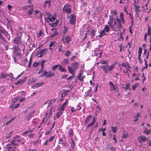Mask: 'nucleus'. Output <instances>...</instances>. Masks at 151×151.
Returning <instances> with one entry per match:
<instances>
[{
	"label": "nucleus",
	"instance_id": "nucleus-9",
	"mask_svg": "<svg viewBox=\"0 0 151 151\" xmlns=\"http://www.w3.org/2000/svg\"><path fill=\"white\" fill-rule=\"evenodd\" d=\"M109 85L110 86L111 88L110 91H118V88L116 85H114V84L111 82H109Z\"/></svg>",
	"mask_w": 151,
	"mask_h": 151
},
{
	"label": "nucleus",
	"instance_id": "nucleus-47",
	"mask_svg": "<svg viewBox=\"0 0 151 151\" xmlns=\"http://www.w3.org/2000/svg\"><path fill=\"white\" fill-rule=\"evenodd\" d=\"M13 132L12 131L11 132H9V134H8L6 136V139H8V138H9L12 135V134Z\"/></svg>",
	"mask_w": 151,
	"mask_h": 151
},
{
	"label": "nucleus",
	"instance_id": "nucleus-25",
	"mask_svg": "<svg viewBox=\"0 0 151 151\" xmlns=\"http://www.w3.org/2000/svg\"><path fill=\"white\" fill-rule=\"evenodd\" d=\"M35 112L34 111L31 112L27 116V120L29 121L32 117L33 114H34Z\"/></svg>",
	"mask_w": 151,
	"mask_h": 151
},
{
	"label": "nucleus",
	"instance_id": "nucleus-55",
	"mask_svg": "<svg viewBox=\"0 0 151 151\" xmlns=\"http://www.w3.org/2000/svg\"><path fill=\"white\" fill-rule=\"evenodd\" d=\"M109 147V149L111 150L112 151H115L116 149L114 147L111 146H110Z\"/></svg>",
	"mask_w": 151,
	"mask_h": 151
},
{
	"label": "nucleus",
	"instance_id": "nucleus-11",
	"mask_svg": "<svg viewBox=\"0 0 151 151\" xmlns=\"http://www.w3.org/2000/svg\"><path fill=\"white\" fill-rule=\"evenodd\" d=\"M71 38L68 35H66L63 37L62 40L64 44H65L66 43L68 44Z\"/></svg>",
	"mask_w": 151,
	"mask_h": 151
},
{
	"label": "nucleus",
	"instance_id": "nucleus-58",
	"mask_svg": "<svg viewBox=\"0 0 151 151\" xmlns=\"http://www.w3.org/2000/svg\"><path fill=\"white\" fill-rule=\"evenodd\" d=\"M81 109V107L79 105V104H78L77 106V107L76 108V111H78Z\"/></svg>",
	"mask_w": 151,
	"mask_h": 151
},
{
	"label": "nucleus",
	"instance_id": "nucleus-8",
	"mask_svg": "<svg viewBox=\"0 0 151 151\" xmlns=\"http://www.w3.org/2000/svg\"><path fill=\"white\" fill-rule=\"evenodd\" d=\"M13 42L18 45H20L22 43L21 36H17L14 39Z\"/></svg>",
	"mask_w": 151,
	"mask_h": 151
},
{
	"label": "nucleus",
	"instance_id": "nucleus-13",
	"mask_svg": "<svg viewBox=\"0 0 151 151\" xmlns=\"http://www.w3.org/2000/svg\"><path fill=\"white\" fill-rule=\"evenodd\" d=\"M70 22L72 24H74L76 22V18L74 14H72L70 16Z\"/></svg>",
	"mask_w": 151,
	"mask_h": 151
},
{
	"label": "nucleus",
	"instance_id": "nucleus-4",
	"mask_svg": "<svg viewBox=\"0 0 151 151\" xmlns=\"http://www.w3.org/2000/svg\"><path fill=\"white\" fill-rule=\"evenodd\" d=\"M107 23L113 31H116V27H115V25L113 24V18H111L110 16V18Z\"/></svg>",
	"mask_w": 151,
	"mask_h": 151
},
{
	"label": "nucleus",
	"instance_id": "nucleus-46",
	"mask_svg": "<svg viewBox=\"0 0 151 151\" xmlns=\"http://www.w3.org/2000/svg\"><path fill=\"white\" fill-rule=\"evenodd\" d=\"M59 66V64L55 65L52 67L51 69L53 70H55Z\"/></svg>",
	"mask_w": 151,
	"mask_h": 151
},
{
	"label": "nucleus",
	"instance_id": "nucleus-50",
	"mask_svg": "<svg viewBox=\"0 0 151 151\" xmlns=\"http://www.w3.org/2000/svg\"><path fill=\"white\" fill-rule=\"evenodd\" d=\"M36 84L37 86L36 87L37 88H38L43 85L44 84V82H42L41 83H36Z\"/></svg>",
	"mask_w": 151,
	"mask_h": 151
},
{
	"label": "nucleus",
	"instance_id": "nucleus-44",
	"mask_svg": "<svg viewBox=\"0 0 151 151\" xmlns=\"http://www.w3.org/2000/svg\"><path fill=\"white\" fill-rule=\"evenodd\" d=\"M33 12V9L32 8L28 11V13H27V14L29 15H31L32 14Z\"/></svg>",
	"mask_w": 151,
	"mask_h": 151
},
{
	"label": "nucleus",
	"instance_id": "nucleus-29",
	"mask_svg": "<svg viewBox=\"0 0 151 151\" xmlns=\"http://www.w3.org/2000/svg\"><path fill=\"white\" fill-rule=\"evenodd\" d=\"M37 78H33L32 79H29L28 81V84H31L34 82H35L37 81Z\"/></svg>",
	"mask_w": 151,
	"mask_h": 151
},
{
	"label": "nucleus",
	"instance_id": "nucleus-24",
	"mask_svg": "<svg viewBox=\"0 0 151 151\" xmlns=\"http://www.w3.org/2000/svg\"><path fill=\"white\" fill-rule=\"evenodd\" d=\"M69 137L70 138H72L73 135V131L72 129H70L68 131Z\"/></svg>",
	"mask_w": 151,
	"mask_h": 151
},
{
	"label": "nucleus",
	"instance_id": "nucleus-2",
	"mask_svg": "<svg viewBox=\"0 0 151 151\" xmlns=\"http://www.w3.org/2000/svg\"><path fill=\"white\" fill-rule=\"evenodd\" d=\"M55 75L54 72L50 71L47 72L46 70H45L43 72V73L40 76L41 77H45L46 78H48L53 77Z\"/></svg>",
	"mask_w": 151,
	"mask_h": 151
},
{
	"label": "nucleus",
	"instance_id": "nucleus-22",
	"mask_svg": "<svg viewBox=\"0 0 151 151\" xmlns=\"http://www.w3.org/2000/svg\"><path fill=\"white\" fill-rule=\"evenodd\" d=\"M12 49L13 50V53L14 54H16L19 50V49L18 46H14L12 47Z\"/></svg>",
	"mask_w": 151,
	"mask_h": 151
},
{
	"label": "nucleus",
	"instance_id": "nucleus-14",
	"mask_svg": "<svg viewBox=\"0 0 151 151\" xmlns=\"http://www.w3.org/2000/svg\"><path fill=\"white\" fill-rule=\"evenodd\" d=\"M103 50H100L99 49H97L95 50V53L94 55L96 56H97L99 55L98 58H100L102 56V52Z\"/></svg>",
	"mask_w": 151,
	"mask_h": 151
},
{
	"label": "nucleus",
	"instance_id": "nucleus-6",
	"mask_svg": "<svg viewBox=\"0 0 151 151\" xmlns=\"http://www.w3.org/2000/svg\"><path fill=\"white\" fill-rule=\"evenodd\" d=\"M63 11L66 13H70L72 11L71 6L70 5H65L63 8Z\"/></svg>",
	"mask_w": 151,
	"mask_h": 151
},
{
	"label": "nucleus",
	"instance_id": "nucleus-23",
	"mask_svg": "<svg viewBox=\"0 0 151 151\" xmlns=\"http://www.w3.org/2000/svg\"><path fill=\"white\" fill-rule=\"evenodd\" d=\"M130 83H127L125 85V87H124L122 88L124 89L125 91H126L128 89H129L130 90H131V88H130Z\"/></svg>",
	"mask_w": 151,
	"mask_h": 151
},
{
	"label": "nucleus",
	"instance_id": "nucleus-7",
	"mask_svg": "<svg viewBox=\"0 0 151 151\" xmlns=\"http://www.w3.org/2000/svg\"><path fill=\"white\" fill-rule=\"evenodd\" d=\"M47 51V48L43 49L37 53L36 56L39 58L42 57L45 54Z\"/></svg>",
	"mask_w": 151,
	"mask_h": 151
},
{
	"label": "nucleus",
	"instance_id": "nucleus-35",
	"mask_svg": "<svg viewBox=\"0 0 151 151\" xmlns=\"http://www.w3.org/2000/svg\"><path fill=\"white\" fill-rule=\"evenodd\" d=\"M96 31L94 29H91L90 31V34L91 37H94L95 35Z\"/></svg>",
	"mask_w": 151,
	"mask_h": 151
},
{
	"label": "nucleus",
	"instance_id": "nucleus-34",
	"mask_svg": "<svg viewBox=\"0 0 151 151\" xmlns=\"http://www.w3.org/2000/svg\"><path fill=\"white\" fill-rule=\"evenodd\" d=\"M148 29L147 31V34L149 36L151 35V28L150 26L147 25Z\"/></svg>",
	"mask_w": 151,
	"mask_h": 151
},
{
	"label": "nucleus",
	"instance_id": "nucleus-30",
	"mask_svg": "<svg viewBox=\"0 0 151 151\" xmlns=\"http://www.w3.org/2000/svg\"><path fill=\"white\" fill-rule=\"evenodd\" d=\"M68 102V99H66V101L63 103V104L62 105L61 107H60V109L64 111V108L65 106H66Z\"/></svg>",
	"mask_w": 151,
	"mask_h": 151
},
{
	"label": "nucleus",
	"instance_id": "nucleus-20",
	"mask_svg": "<svg viewBox=\"0 0 151 151\" xmlns=\"http://www.w3.org/2000/svg\"><path fill=\"white\" fill-rule=\"evenodd\" d=\"M27 77H25L24 79L19 80L15 84V85L17 86L19 85V84H22L26 80Z\"/></svg>",
	"mask_w": 151,
	"mask_h": 151
},
{
	"label": "nucleus",
	"instance_id": "nucleus-57",
	"mask_svg": "<svg viewBox=\"0 0 151 151\" xmlns=\"http://www.w3.org/2000/svg\"><path fill=\"white\" fill-rule=\"evenodd\" d=\"M91 28V27L89 25L87 27V30L86 31V33H85L86 35H87L88 33L89 32L90 29Z\"/></svg>",
	"mask_w": 151,
	"mask_h": 151
},
{
	"label": "nucleus",
	"instance_id": "nucleus-31",
	"mask_svg": "<svg viewBox=\"0 0 151 151\" xmlns=\"http://www.w3.org/2000/svg\"><path fill=\"white\" fill-rule=\"evenodd\" d=\"M62 64L65 66L66 65L68 64L69 63V61L68 59H65L63 60L61 62Z\"/></svg>",
	"mask_w": 151,
	"mask_h": 151
},
{
	"label": "nucleus",
	"instance_id": "nucleus-3",
	"mask_svg": "<svg viewBox=\"0 0 151 151\" xmlns=\"http://www.w3.org/2000/svg\"><path fill=\"white\" fill-rule=\"evenodd\" d=\"M20 136L19 135H16L14 136L13 138V139L9 143H10L9 144H8L7 145H13L14 146H16L18 145V144L16 143V141H17V142H20L22 140L21 139H19L17 140H16V139L17 138L20 137Z\"/></svg>",
	"mask_w": 151,
	"mask_h": 151
},
{
	"label": "nucleus",
	"instance_id": "nucleus-36",
	"mask_svg": "<svg viewBox=\"0 0 151 151\" xmlns=\"http://www.w3.org/2000/svg\"><path fill=\"white\" fill-rule=\"evenodd\" d=\"M116 27V29H119L120 30L121 29L123 28V26L122 25L121 23H118L117 25V27Z\"/></svg>",
	"mask_w": 151,
	"mask_h": 151
},
{
	"label": "nucleus",
	"instance_id": "nucleus-61",
	"mask_svg": "<svg viewBox=\"0 0 151 151\" xmlns=\"http://www.w3.org/2000/svg\"><path fill=\"white\" fill-rule=\"evenodd\" d=\"M55 138V136L53 135L49 139L47 140V141L49 142H52V141Z\"/></svg>",
	"mask_w": 151,
	"mask_h": 151
},
{
	"label": "nucleus",
	"instance_id": "nucleus-27",
	"mask_svg": "<svg viewBox=\"0 0 151 151\" xmlns=\"http://www.w3.org/2000/svg\"><path fill=\"white\" fill-rule=\"evenodd\" d=\"M10 74L11 75H9V76H7L8 78H7V80L8 81H12L14 78V76L13 74L11 73H10Z\"/></svg>",
	"mask_w": 151,
	"mask_h": 151
},
{
	"label": "nucleus",
	"instance_id": "nucleus-42",
	"mask_svg": "<svg viewBox=\"0 0 151 151\" xmlns=\"http://www.w3.org/2000/svg\"><path fill=\"white\" fill-rule=\"evenodd\" d=\"M32 61V58L31 57H30L29 58V60L28 65V66L29 68H30L31 67V64Z\"/></svg>",
	"mask_w": 151,
	"mask_h": 151
},
{
	"label": "nucleus",
	"instance_id": "nucleus-32",
	"mask_svg": "<svg viewBox=\"0 0 151 151\" xmlns=\"http://www.w3.org/2000/svg\"><path fill=\"white\" fill-rule=\"evenodd\" d=\"M110 27L108 25H106L104 27V29L103 30L104 31L107 32H108L109 31Z\"/></svg>",
	"mask_w": 151,
	"mask_h": 151
},
{
	"label": "nucleus",
	"instance_id": "nucleus-49",
	"mask_svg": "<svg viewBox=\"0 0 151 151\" xmlns=\"http://www.w3.org/2000/svg\"><path fill=\"white\" fill-rule=\"evenodd\" d=\"M14 118H12L11 120H10L9 121L7 122L5 124V125H9L10 123H12L13 121H14Z\"/></svg>",
	"mask_w": 151,
	"mask_h": 151
},
{
	"label": "nucleus",
	"instance_id": "nucleus-17",
	"mask_svg": "<svg viewBox=\"0 0 151 151\" xmlns=\"http://www.w3.org/2000/svg\"><path fill=\"white\" fill-rule=\"evenodd\" d=\"M7 76H9V74L8 73H5L3 72H2L0 75V79H5Z\"/></svg>",
	"mask_w": 151,
	"mask_h": 151
},
{
	"label": "nucleus",
	"instance_id": "nucleus-52",
	"mask_svg": "<svg viewBox=\"0 0 151 151\" xmlns=\"http://www.w3.org/2000/svg\"><path fill=\"white\" fill-rule=\"evenodd\" d=\"M24 72L23 71L21 72L20 74L17 76L15 78V80H17L19 78H20L21 76H22V75L24 73Z\"/></svg>",
	"mask_w": 151,
	"mask_h": 151
},
{
	"label": "nucleus",
	"instance_id": "nucleus-1",
	"mask_svg": "<svg viewBox=\"0 0 151 151\" xmlns=\"http://www.w3.org/2000/svg\"><path fill=\"white\" fill-rule=\"evenodd\" d=\"M92 117V116L91 115H89L88 116L86 119H85L84 122V124L87 125L86 128H88L89 127L92 126L94 124L96 120L95 117H93L92 119V121L88 124L89 122L90 121Z\"/></svg>",
	"mask_w": 151,
	"mask_h": 151
},
{
	"label": "nucleus",
	"instance_id": "nucleus-63",
	"mask_svg": "<svg viewBox=\"0 0 151 151\" xmlns=\"http://www.w3.org/2000/svg\"><path fill=\"white\" fill-rule=\"evenodd\" d=\"M142 52V47H140L139 48V51H138V54H141Z\"/></svg>",
	"mask_w": 151,
	"mask_h": 151
},
{
	"label": "nucleus",
	"instance_id": "nucleus-54",
	"mask_svg": "<svg viewBox=\"0 0 151 151\" xmlns=\"http://www.w3.org/2000/svg\"><path fill=\"white\" fill-rule=\"evenodd\" d=\"M54 43L55 42H50L49 45V46L50 47V48H49L50 50L52 49V48H51L50 47H52L54 45Z\"/></svg>",
	"mask_w": 151,
	"mask_h": 151
},
{
	"label": "nucleus",
	"instance_id": "nucleus-28",
	"mask_svg": "<svg viewBox=\"0 0 151 151\" xmlns=\"http://www.w3.org/2000/svg\"><path fill=\"white\" fill-rule=\"evenodd\" d=\"M52 0H47L45 1L44 4V6L45 8H46L47 6V4L48 5V6L50 7V4L51 3Z\"/></svg>",
	"mask_w": 151,
	"mask_h": 151
},
{
	"label": "nucleus",
	"instance_id": "nucleus-33",
	"mask_svg": "<svg viewBox=\"0 0 151 151\" xmlns=\"http://www.w3.org/2000/svg\"><path fill=\"white\" fill-rule=\"evenodd\" d=\"M120 18L122 20V23H124V15L123 12H121L120 14Z\"/></svg>",
	"mask_w": 151,
	"mask_h": 151
},
{
	"label": "nucleus",
	"instance_id": "nucleus-41",
	"mask_svg": "<svg viewBox=\"0 0 151 151\" xmlns=\"http://www.w3.org/2000/svg\"><path fill=\"white\" fill-rule=\"evenodd\" d=\"M112 132L113 133H116L117 132V128L116 127H111Z\"/></svg>",
	"mask_w": 151,
	"mask_h": 151
},
{
	"label": "nucleus",
	"instance_id": "nucleus-21",
	"mask_svg": "<svg viewBox=\"0 0 151 151\" xmlns=\"http://www.w3.org/2000/svg\"><path fill=\"white\" fill-rule=\"evenodd\" d=\"M64 111L60 109L59 111L57 113L56 115V116L57 118H59L63 114Z\"/></svg>",
	"mask_w": 151,
	"mask_h": 151
},
{
	"label": "nucleus",
	"instance_id": "nucleus-56",
	"mask_svg": "<svg viewBox=\"0 0 151 151\" xmlns=\"http://www.w3.org/2000/svg\"><path fill=\"white\" fill-rule=\"evenodd\" d=\"M19 105H20V104L19 103H17V104H16L14 106L12 107V109L13 110L14 108H17L18 107H19Z\"/></svg>",
	"mask_w": 151,
	"mask_h": 151
},
{
	"label": "nucleus",
	"instance_id": "nucleus-43",
	"mask_svg": "<svg viewBox=\"0 0 151 151\" xmlns=\"http://www.w3.org/2000/svg\"><path fill=\"white\" fill-rule=\"evenodd\" d=\"M138 86V84L137 83H136L134 85L132 86V89L133 91H134L136 88Z\"/></svg>",
	"mask_w": 151,
	"mask_h": 151
},
{
	"label": "nucleus",
	"instance_id": "nucleus-53",
	"mask_svg": "<svg viewBox=\"0 0 151 151\" xmlns=\"http://www.w3.org/2000/svg\"><path fill=\"white\" fill-rule=\"evenodd\" d=\"M61 148V147L60 146V145H58L55 148V151H59L60 150Z\"/></svg>",
	"mask_w": 151,
	"mask_h": 151
},
{
	"label": "nucleus",
	"instance_id": "nucleus-64",
	"mask_svg": "<svg viewBox=\"0 0 151 151\" xmlns=\"http://www.w3.org/2000/svg\"><path fill=\"white\" fill-rule=\"evenodd\" d=\"M116 21L118 22V23H122V20L118 18H116Z\"/></svg>",
	"mask_w": 151,
	"mask_h": 151
},
{
	"label": "nucleus",
	"instance_id": "nucleus-38",
	"mask_svg": "<svg viewBox=\"0 0 151 151\" xmlns=\"http://www.w3.org/2000/svg\"><path fill=\"white\" fill-rule=\"evenodd\" d=\"M106 34L105 33V32L104 31V30H103L100 33V35H99L98 36L99 37H102L104 35H106Z\"/></svg>",
	"mask_w": 151,
	"mask_h": 151
},
{
	"label": "nucleus",
	"instance_id": "nucleus-16",
	"mask_svg": "<svg viewBox=\"0 0 151 151\" xmlns=\"http://www.w3.org/2000/svg\"><path fill=\"white\" fill-rule=\"evenodd\" d=\"M133 6L134 7L135 11L136 12L138 13L140 11L139 9L140 8V6L137 5L136 4V0H134V4H133Z\"/></svg>",
	"mask_w": 151,
	"mask_h": 151
},
{
	"label": "nucleus",
	"instance_id": "nucleus-59",
	"mask_svg": "<svg viewBox=\"0 0 151 151\" xmlns=\"http://www.w3.org/2000/svg\"><path fill=\"white\" fill-rule=\"evenodd\" d=\"M151 130L149 129L147 131H144V133H146L147 135H148L151 132Z\"/></svg>",
	"mask_w": 151,
	"mask_h": 151
},
{
	"label": "nucleus",
	"instance_id": "nucleus-18",
	"mask_svg": "<svg viewBox=\"0 0 151 151\" xmlns=\"http://www.w3.org/2000/svg\"><path fill=\"white\" fill-rule=\"evenodd\" d=\"M79 65L78 62H74L72 63V67L76 70L78 68Z\"/></svg>",
	"mask_w": 151,
	"mask_h": 151
},
{
	"label": "nucleus",
	"instance_id": "nucleus-15",
	"mask_svg": "<svg viewBox=\"0 0 151 151\" xmlns=\"http://www.w3.org/2000/svg\"><path fill=\"white\" fill-rule=\"evenodd\" d=\"M137 140L139 142L141 143L145 142L146 140V137L145 136L142 135L138 137Z\"/></svg>",
	"mask_w": 151,
	"mask_h": 151
},
{
	"label": "nucleus",
	"instance_id": "nucleus-51",
	"mask_svg": "<svg viewBox=\"0 0 151 151\" xmlns=\"http://www.w3.org/2000/svg\"><path fill=\"white\" fill-rule=\"evenodd\" d=\"M71 52L70 51H68L65 53V55L66 56H68L71 54Z\"/></svg>",
	"mask_w": 151,
	"mask_h": 151
},
{
	"label": "nucleus",
	"instance_id": "nucleus-12",
	"mask_svg": "<svg viewBox=\"0 0 151 151\" xmlns=\"http://www.w3.org/2000/svg\"><path fill=\"white\" fill-rule=\"evenodd\" d=\"M71 142H70V151H74L73 149L75 147L76 145V143L74 140L72 139H70Z\"/></svg>",
	"mask_w": 151,
	"mask_h": 151
},
{
	"label": "nucleus",
	"instance_id": "nucleus-40",
	"mask_svg": "<svg viewBox=\"0 0 151 151\" xmlns=\"http://www.w3.org/2000/svg\"><path fill=\"white\" fill-rule=\"evenodd\" d=\"M40 63L38 62H35L32 65V66L34 68H36L38 66V65H39Z\"/></svg>",
	"mask_w": 151,
	"mask_h": 151
},
{
	"label": "nucleus",
	"instance_id": "nucleus-37",
	"mask_svg": "<svg viewBox=\"0 0 151 151\" xmlns=\"http://www.w3.org/2000/svg\"><path fill=\"white\" fill-rule=\"evenodd\" d=\"M114 67V64H112V65L111 66H109L108 65L107 66V70H112Z\"/></svg>",
	"mask_w": 151,
	"mask_h": 151
},
{
	"label": "nucleus",
	"instance_id": "nucleus-19",
	"mask_svg": "<svg viewBox=\"0 0 151 151\" xmlns=\"http://www.w3.org/2000/svg\"><path fill=\"white\" fill-rule=\"evenodd\" d=\"M68 69L69 73L72 74L73 75L75 74L74 71L75 70L72 67L68 66Z\"/></svg>",
	"mask_w": 151,
	"mask_h": 151
},
{
	"label": "nucleus",
	"instance_id": "nucleus-26",
	"mask_svg": "<svg viewBox=\"0 0 151 151\" xmlns=\"http://www.w3.org/2000/svg\"><path fill=\"white\" fill-rule=\"evenodd\" d=\"M108 66V65L106 64V65H102L101 67L104 71L106 73H107V66Z\"/></svg>",
	"mask_w": 151,
	"mask_h": 151
},
{
	"label": "nucleus",
	"instance_id": "nucleus-10",
	"mask_svg": "<svg viewBox=\"0 0 151 151\" xmlns=\"http://www.w3.org/2000/svg\"><path fill=\"white\" fill-rule=\"evenodd\" d=\"M121 67H124L126 69H127V70L131 71V70L129 69L130 68V66L129 64L127 62L126 63L122 62V64L120 65V68L121 70L122 69Z\"/></svg>",
	"mask_w": 151,
	"mask_h": 151
},
{
	"label": "nucleus",
	"instance_id": "nucleus-39",
	"mask_svg": "<svg viewBox=\"0 0 151 151\" xmlns=\"http://www.w3.org/2000/svg\"><path fill=\"white\" fill-rule=\"evenodd\" d=\"M30 7V6L29 5L24 6L22 7V9L23 10H27Z\"/></svg>",
	"mask_w": 151,
	"mask_h": 151
},
{
	"label": "nucleus",
	"instance_id": "nucleus-60",
	"mask_svg": "<svg viewBox=\"0 0 151 151\" xmlns=\"http://www.w3.org/2000/svg\"><path fill=\"white\" fill-rule=\"evenodd\" d=\"M58 34V32H56V31H55V32H54V34H52L51 35V37H54L55 35H57Z\"/></svg>",
	"mask_w": 151,
	"mask_h": 151
},
{
	"label": "nucleus",
	"instance_id": "nucleus-62",
	"mask_svg": "<svg viewBox=\"0 0 151 151\" xmlns=\"http://www.w3.org/2000/svg\"><path fill=\"white\" fill-rule=\"evenodd\" d=\"M96 108L97 109V111L99 112H100L101 110V107L99 106V104L96 105Z\"/></svg>",
	"mask_w": 151,
	"mask_h": 151
},
{
	"label": "nucleus",
	"instance_id": "nucleus-5",
	"mask_svg": "<svg viewBox=\"0 0 151 151\" xmlns=\"http://www.w3.org/2000/svg\"><path fill=\"white\" fill-rule=\"evenodd\" d=\"M69 91V90H63L60 92L61 96L60 99V102L63 101L64 99V97L67 95V93Z\"/></svg>",
	"mask_w": 151,
	"mask_h": 151
},
{
	"label": "nucleus",
	"instance_id": "nucleus-45",
	"mask_svg": "<svg viewBox=\"0 0 151 151\" xmlns=\"http://www.w3.org/2000/svg\"><path fill=\"white\" fill-rule=\"evenodd\" d=\"M85 76H78V79L80 81H83L84 79L85 78Z\"/></svg>",
	"mask_w": 151,
	"mask_h": 151
},
{
	"label": "nucleus",
	"instance_id": "nucleus-48",
	"mask_svg": "<svg viewBox=\"0 0 151 151\" xmlns=\"http://www.w3.org/2000/svg\"><path fill=\"white\" fill-rule=\"evenodd\" d=\"M35 15L36 14H37L39 13H40V17L42 18V13L41 12H40L39 11H37V10H35Z\"/></svg>",
	"mask_w": 151,
	"mask_h": 151
}]
</instances>
